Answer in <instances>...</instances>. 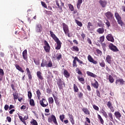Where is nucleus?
<instances>
[{"instance_id": "obj_1", "label": "nucleus", "mask_w": 125, "mask_h": 125, "mask_svg": "<svg viewBox=\"0 0 125 125\" xmlns=\"http://www.w3.org/2000/svg\"><path fill=\"white\" fill-rule=\"evenodd\" d=\"M50 34L51 35V37L57 43V46L55 47V49H56L57 50H59V49L61 48V44H62V43L61 42H60L59 39H58V38L56 37V35H55V34L53 33V32L50 31Z\"/></svg>"}, {"instance_id": "obj_2", "label": "nucleus", "mask_w": 125, "mask_h": 125, "mask_svg": "<svg viewBox=\"0 0 125 125\" xmlns=\"http://www.w3.org/2000/svg\"><path fill=\"white\" fill-rule=\"evenodd\" d=\"M114 16L117 21V22L121 27H123V26H125V22L123 21V20H122V17L120 16V14L118 12H115L114 14Z\"/></svg>"}, {"instance_id": "obj_3", "label": "nucleus", "mask_w": 125, "mask_h": 125, "mask_svg": "<svg viewBox=\"0 0 125 125\" xmlns=\"http://www.w3.org/2000/svg\"><path fill=\"white\" fill-rule=\"evenodd\" d=\"M72 58L74 59L72 63L73 67H78V64H77V61L78 62L79 64L84 65L83 62V61H81V60H80L78 57L72 56Z\"/></svg>"}, {"instance_id": "obj_4", "label": "nucleus", "mask_w": 125, "mask_h": 125, "mask_svg": "<svg viewBox=\"0 0 125 125\" xmlns=\"http://www.w3.org/2000/svg\"><path fill=\"white\" fill-rule=\"evenodd\" d=\"M48 123H52V122L56 125H58V123L57 122V120L56 119V117L55 115L52 114L48 118Z\"/></svg>"}, {"instance_id": "obj_5", "label": "nucleus", "mask_w": 125, "mask_h": 125, "mask_svg": "<svg viewBox=\"0 0 125 125\" xmlns=\"http://www.w3.org/2000/svg\"><path fill=\"white\" fill-rule=\"evenodd\" d=\"M57 85L59 88V89H63V85L65 86L66 85V83H65V82L64 81H62V80L60 78H59L57 80Z\"/></svg>"}, {"instance_id": "obj_6", "label": "nucleus", "mask_w": 125, "mask_h": 125, "mask_svg": "<svg viewBox=\"0 0 125 125\" xmlns=\"http://www.w3.org/2000/svg\"><path fill=\"white\" fill-rule=\"evenodd\" d=\"M44 44L43 48L45 52L47 53H49L50 52V45L48 43V42L46 41V40L44 41Z\"/></svg>"}, {"instance_id": "obj_7", "label": "nucleus", "mask_w": 125, "mask_h": 125, "mask_svg": "<svg viewBox=\"0 0 125 125\" xmlns=\"http://www.w3.org/2000/svg\"><path fill=\"white\" fill-rule=\"evenodd\" d=\"M62 29L65 35H67L68 38H70V33H69V26L65 23H62Z\"/></svg>"}, {"instance_id": "obj_8", "label": "nucleus", "mask_w": 125, "mask_h": 125, "mask_svg": "<svg viewBox=\"0 0 125 125\" xmlns=\"http://www.w3.org/2000/svg\"><path fill=\"white\" fill-rule=\"evenodd\" d=\"M40 104L42 106L45 108L47 106H48V103L47 101L44 98H42L41 100L40 101Z\"/></svg>"}, {"instance_id": "obj_9", "label": "nucleus", "mask_w": 125, "mask_h": 125, "mask_svg": "<svg viewBox=\"0 0 125 125\" xmlns=\"http://www.w3.org/2000/svg\"><path fill=\"white\" fill-rule=\"evenodd\" d=\"M35 31L36 33H42V25L41 23H37L36 25Z\"/></svg>"}, {"instance_id": "obj_10", "label": "nucleus", "mask_w": 125, "mask_h": 125, "mask_svg": "<svg viewBox=\"0 0 125 125\" xmlns=\"http://www.w3.org/2000/svg\"><path fill=\"white\" fill-rule=\"evenodd\" d=\"M108 47L110 50L113 51V52H117L119 51V49L114 45V44L111 43L109 44Z\"/></svg>"}, {"instance_id": "obj_11", "label": "nucleus", "mask_w": 125, "mask_h": 125, "mask_svg": "<svg viewBox=\"0 0 125 125\" xmlns=\"http://www.w3.org/2000/svg\"><path fill=\"white\" fill-rule=\"evenodd\" d=\"M105 16L109 20H111L114 18V14L110 11H108L105 13Z\"/></svg>"}, {"instance_id": "obj_12", "label": "nucleus", "mask_w": 125, "mask_h": 125, "mask_svg": "<svg viewBox=\"0 0 125 125\" xmlns=\"http://www.w3.org/2000/svg\"><path fill=\"white\" fill-rule=\"evenodd\" d=\"M106 39L108 41V42H115V39H114V36L111 34H108L106 36Z\"/></svg>"}, {"instance_id": "obj_13", "label": "nucleus", "mask_w": 125, "mask_h": 125, "mask_svg": "<svg viewBox=\"0 0 125 125\" xmlns=\"http://www.w3.org/2000/svg\"><path fill=\"white\" fill-rule=\"evenodd\" d=\"M106 105L107 106L108 108L110 109V111L112 113H114V112H115V108H114V106H113V105L112 104V103L111 102H108Z\"/></svg>"}, {"instance_id": "obj_14", "label": "nucleus", "mask_w": 125, "mask_h": 125, "mask_svg": "<svg viewBox=\"0 0 125 125\" xmlns=\"http://www.w3.org/2000/svg\"><path fill=\"white\" fill-rule=\"evenodd\" d=\"M87 59L89 62L93 63V64H96L98 63L97 61H95L94 59H93V58H92L90 55H88Z\"/></svg>"}, {"instance_id": "obj_15", "label": "nucleus", "mask_w": 125, "mask_h": 125, "mask_svg": "<svg viewBox=\"0 0 125 125\" xmlns=\"http://www.w3.org/2000/svg\"><path fill=\"white\" fill-rule=\"evenodd\" d=\"M37 76L38 77V80L39 81H43V76H42V73L41 71H37Z\"/></svg>"}, {"instance_id": "obj_16", "label": "nucleus", "mask_w": 125, "mask_h": 125, "mask_svg": "<svg viewBox=\"0 0 125 125\" xmlns=\"http://www.w3.org/2000/svg\"><path fill=\"white\" fill-rule=\"evenodd\" d=\"M26 71L27 72V76L28 77L29 80L32 81L33 77H32V74L31 73V71H30V69H29V68L27 67L26 68Z\"/></svg>"}, {"instance_id": "obj_17", "label": "nucleus", "mask_w": 125, "mask_h": 125, "mask_svg": "<svg viewBox=\"0 0 125 125\" xmlns=\"http://www.w3.org/2000/svg\"><path fill=\"white\" fill-rule=\"evenodd\" d=\"M22 57L25 61H28V54L27 53V49H25L22 52Z\"/></svg>"}, {"instance_id": "obj_18", "label": "nucleus", "mask_w": 125, "mask_h": 125, "mask_svg": "<svg viewBox=\"0 0 125 125\" xmlns=\"http://www.w3.org/2000/svg\"><path fill=\"white\" fill-rule=\"evenodd\" d=\"M95 83H91V84L92 86L94 87V88H96V89H98V87H99V83H98V82L96 81V80H94Z\"/></svg>"}, {"instance_id": "obj_19", "label": "nucleus", "mask_w": 125, "mask_h": 125, "mask_svg": "<svg viewBox=\"0 0 125 125\" xmlns=\"http://www.w3.org/2000/svg\"><path fill=\"white\" fill-rule=\"evenodd\" d=\"M125 82L123 79H118L115 81L116 84H118V83H120V84H122V85L125 84Z\"/></svg>"}, {"instance_id": "obj_20", "label": "nucleus", "mask_w": 125, "mask_h": 125, "mask_svg": "<svg viewBox=\"0 0 125 125\" xmlns=\"http://www.w3.org/2000/svg\"><path fill=\"white\" fill-rule=\"evenodd\" d=\"M99 3H100L101 6L103 8L106 7V6L107 5V1L105 0H100L99 1Z\"/></svg>"}, {"instance_id": "obj_21", "label": "nucleus", "mask_w": 125, "mask_h": 125, "mask_svg": "<svg viewBox=\"0 0 125 125\" xmlns=\"http://www.w3.org/2000/svg\"><path fill=\"white\" fill-rule=\"evenodd\" d=\"M68 116L69 118L70 121L72 125H75V120L74 119V116H73V115L68 113Z\"/></svg>"}, {"instance_id": "obj_22", "label": "nucleus", "mask_w": 125, "mask_h": 125, "mask_svg": "<svg viewBox=\"0 0 125 125\" xmlns=\"http://www.w3.org/2000/svg\"><path fill=\"white\" fill-rule=\"evenodd\" d=\"M114 116L118 120L121 119V117H122V114H121V113L119 111H115L114 113Z\"/></svg>"}, {"instance_id": "obj_23", "label": "nucleus", "mask_w": 125, "mask_h": 125, "mask_svg": "<svg viewBox=\"0 0 125 125\" xmlns=\"http://www.w3.org/2000/svg\"><path fill=\"white\" fill-rule=\"evenodd\" d=\"M106 61L108 64H112V57L110 55H107L106 57Z\"/></svg>"}, {"instance_id": "obj_24", "label": "nucleus", "mask_w": 125, "mask_h": 125, "mask_svg": "<svg viewBox=\"0 0 125 125\" xmlns=\"http://www.w3.org/2000/svg\"><path fill=\"white\" fill-rule=\"evenodd\" d=\"M82 111L83 112L85 115H90V111H89V110H88V109H87L86 107L83 108L82 109Z\"/></svg>"}, {"instance_id": "obj_25", "label": "nucleus", "mask_w": 125, "mask_h": 125, "mask_svg": "<svg viewBox=\"0 0 125 125\" xmlns=\"http://www.w3.org/2000/svg\"><path fill=\"white\" fill-rule=\"evenodd\" d=\"M86 74L87 76H89V77H91L92 78H97V75L94 74L92 72H90V71H87Z\"/></svg>"}, {"instance_id": "obj_26", "label": "nucleus", "mask_w": 125, "mask_h": 125, "mask_svg": "<svg viewBox=\"0 0 125 125\" xmlns=\"http://www.w3.org/2000/svg\"><path fill=\"white\" fill-rule=\"evenodd\" d=\"M77 79L78 81L82 83V84H84L85 82L84 81V78L83 77H81V76H77Z\"/></svg>"}, {"instance_id": "obj_27", "label": "nucleus", "mask_w": 125, "mask_h": 125, "mask_svg": "<svg viewBox=\"0 0 125 125\" xmlns=\"http://www.w3.org/2000/svg\"><path fill=\"white\" fill-rule=\"evenodd\" d=\"M53 97L55 100V102L56 104V105H59V104H60V102H59V100L58 99V98L56 96H55V95H54V94H53Z\"/></svg>"}, {"instance_id": "obj_28", "label": "nucleus", "mask_w": 125, "mask_h": 125, "mask_svg": "<svg viewBox=\"0 0 125 125\" xmlns=\"http://www.w3.org/2000/svg\"><path fill=\"white\" fill-rule=\"evenodd\" d=\"M97 33L99 34H104V33L105 32V30L103 27L99 28L97 30Z\"/></svg>"}, {"instance_id": "obj_29", "label": "nucleus", "mask_w": 125, "mask_h": 125, "mask_svg": "<svg viewBox=\"0 0 125 125\" xmlns=\"http://www.w3.org/2000/svg\"><path fill=\"white\" fill-rule=\"evenodd\" d=\"M70 49L72 51H76V52H79L80 49H79V47L77 46H73L72 47L70 48Z\"/></svg>"}, {"instance_id": "obj_30", "label": "nucleus", "mask_w": 125, "mask_h": 125, "mask_svg": "<svg viewBox=\"0 0 125 125\" xmlns=\"http://www.w3.org/2000/svg\"><path fill=\"white\" fill-rule=\"evenodd\" d=\"M83 3V0H78L77 3V7L78 9H80L81 8V5Z\"/></svg>"}, {"instance_id": "obj_31", "label": "nucleus", "mask_w": 125, "mask_h": 125, "mask_svg": "<svg viewBox=\"0 0 125 125\" xmlns=\"http://www.w3.org/2000/svg\"><path fill=\"white\" fill-rule=\"evenodd\" d=\"M15 67L17 70H18L19 71H20V72H21V73H24V70H23V69H22V67L19 66V65L16 64Z\"/></svg>"}, {"instance_id": "obj_32", "label": "nucleus", "mask_w": 125, "mask_h": 125, "mask_svg": "<svg viewBox=\"0 0 125 125\" xmlns=\"http://www.w3.org/2000/svg\"><path fill=\"white\" fill-rule=\"evenodd\" d=\"M63 75L65 78H69L70 77V73L68 72L67 70L64 69Z\"/></svg>"}, {"instance_id": "obj_33", "label": "nucleus", "mask_w": 125, "mask_h": 125, "mask_svg": "<svg viewBox=\"0 0 125 125\" xmlns=\"http://www.w3.org/2000/svg\"><path fill=\"white\" fill-rule=\"evenodd\" d=\"M29 104L30 106H32V107H35V105L36 104H35V101L33 99H29Z\"/></svg>"}, {"instance_id": "obj_34", "label": "nucleus", "mask_w": 125, "mask_h": 125, "mask_svg": "<svg viewBox=\"0 0 125 125\" xmlns=\"http://www.w3.org/2000/svg\"><path fill=\"white\" fill-rule=\"evenodd\" d=\"M47 66V62L46 61H42L41 63V67H46Z\"/></svg>"}, {"instance_id": "obj_35", "label": "nucleus", "mask_w": 125, "mask_h": 125, "mask_svg": "<svg viewBox=\"0 0 125 125\" xmlns=\"http://www.w3.org/2000/svg\"><path fill=\"white\" fill-rule=\"evenodd\" d=\"M4 75V72L3 71V69L0 68V81L2 80V76Z\"/></svg>"}, {"instance_id": "obj_36", "label": "nucleus", "mask_w": 125, "mask_h": 125, "mask_svg": "<svg viewBox=\"0 0 125 125\" xmlns=\"http://www.w3.org/2000/svg\"><path fill=\"white\" fill-rule=\"evenodd\" d=\"M37 96L39 100H40L41 98V96L42 95V93H41V91L39 89H38L36 91Z\"/></svg>"}, {"instance_id": "obj_37", "label": "nucleus", "mask_w": 125, "mask_h": 125, "mask_svg": "<svg viewBox=\"0 0 125 125\" xmlns=\"http://www.w3.org/2000/svg\"><path fill=\"white\" fill-rule=\"evenodd\" d=\"M98 119L101 122L102 125H104V120H103V119L99 114H98Z\"/></svg>"}, {"instance_id": "obj_38", "label": "nucleus", "mask_w": 125, "mask_h": 125, "mask_svg": "<svg viewBox=\"0 0 125 125\" xmlns=\"http://www.w3.org/2000/svg\"><path fill=\"white\" fill-rule=\"evenodd\" d=\"M108 80L111 83H113L114 82H115V79H114V77L111 75H109L108 76Z\"/></svg>"}, {"instance_id": "obj_39", "label": "nucleus", "mask_w": 125, "mask_h": 125, "mask_svg": "<svg viewBox=\"0 0 125 125\" xmlns=\"http://www.w3.org/2000/svg\"><path fill=\"white\" fill-rule=\"evenodd\" d=\"M52 66V61L50 60L48 62V63L47 62V68H51Z\"/></svg>"}, {"instance_id": "obj_40", "label": "nucleus", "mask_w": 125, "mask_h": 125, "mask_svg": "<svg viewBox=\"0 0 125 125\" xmlns=\"http://www.w3.org/2000/svg\"><path fill=\"white\" fill-rule=\"evenodd\" d=\"M99 64H100V66H101V67H105V63L104 60L101 61V62H99Z\"/></svg>"}, {"instance_id": "obj_41", "label": "nucleus", "mask_w": 125, "mask_h": 125, "mask_svg": "<svg viewBox=\"0 0 125 125\" xmlns=\"http://www.w3.org/2000/svg\"><path fill=\"white\" fill-rule=\"evenodd\" d=\"M13 97H14V100H15V101L16 100L18 99V93L16 92L13 94Z\"/></svg>"}, {"instance_id": "obj_42", "label": "nucleus", "mask_w": 125, "mask_h": 125, "mask_svg": "<svg viewBox=\"0 0 125 125\" xmlns=\"http://www.w3.org/2000/svg\"><path fill=\"white\" fill-rule=\"evenodd\" d=\"M48 101L49 104H53V103H54V100H53V98L52 97L48 98Z\"/></svg>"}, {"instance_id": "obj_43", "label": "nucleus", "mask_w": 125, "mask_h": 125, "mask_svg": "<svg viewBox=\"0 0 125 125\" xmlns=\"http://www.w3.org/2000/svg\"><path fill=\"white\" fill-rule=\"evenodd\" d=\"M30 124L31 125H38V122L36 120L32 119L31 122Z\"/></svg>"}, {"instance_id": "obj_44", "label": "nucleus", "mask_w": 125, "mask_h": 125, "mask_svg": "<svg viewBox=\"0 0 125 125\" xmlns=\"http://www.w3.org/2000/svg\"><path fill=\"white\" fill-rule=\"evenodd\" d=\"M61 58H62V54H61V53H58L57 54V56H56V59L57 60H60V59H61Z\"/></svg>"}, {"instance_id": "obj_45", "label": "nucleus", "mask_w": 125, "mask_h": 125, "mask_svg": "<svg viewBox=\"0 0 125 125\" xmlns=\"http://www.w3.org/2000/svg\"><path fill=\"white\" fill-rule=\"evenodd\" d=\"M73 88L74 89V92H79V88L78 87V86H77L76 84H74Z\"/></svg>"}, {"instance_id": "obj_46", "label": "nucleus", "mask_w": 125, "mask_h": 125, "mask_svg": "<svg viewBox=\"0 0 125 125\" xmlns=\"http://www.w3.org/2000/svg\"><path fill=\"white\" fill-rule=\"evenodd\" d=\"M108 118L111 122H113L114 121V118H113V114L112 113H108Z\"/></svg>"}, {"instance_id": "obj_47", "label": "nucleus", "mask_w": 125, "mask_h": 125, "mask_svg": "<svg viewBox=\"0 0 125 125\" xmlns=\"http://www.w3.org/2000/svg\"><path fill=\"white\" fill-rule=\"evenodd\" d=\"M75 22L79 27H83V23L82 22L78 21V20H75Z\"/></svg>"}, {"instance_id": "obj_48", "label": "nucleus", "mask_w": 125, "mask_h": 125, "mask_svg": "<svg viewBox=\"0 0 125 125\" xmlns=\"http://www.w3.org/2000/svg\"><path fill=\"white\" fill-rule=\"evenodd\" d=\"M102 114H103V116L105 117L106 119L108 118V115L107 114V112H106V111H105L104 110H102Z\"/></svg>"}, {"instance_id": "obj_49", "label": "nucleus", "mask_w": 125, "mask_h": 125, "mask_svg": "<svg viewBox=\"0 0 125 125\" xmlns=\"http://www.w3.org/2000/svg\"><path fill=\"white\" fill-rule=\"evenodd\" d=\"M98 26H99V27H102V28H103V27H104V23H103V22H102V21H100L99 22H98Z\"/></svg>"}, {"instance_id": "obj_50", "label": "nucleus", "mask_w": 125, "mask_h": 125, "mask_svg": "<svg viewBox=\"0 0 125 125\" xmlns=\"http://www.w3.org/2000/svg\"><path fill=\"white\" fill-rule=\"evenodd\" d=\"M64 119H65V115L62 114L60 115V119L61 120V122H62V123L64 122Z\"/></svg>"}, {"instance_id": "obj_51", "label": "nucleus", "mask_w": 125, "mask_h": 125, "mask_svg": "<svg viewBox=\"0 0 125 125\" xmlns=\"http://www.w3.org/2000/svg\"><path fill=\"white\" fill-rule=\"evenodd\" d=\"M19 119L21 121V122H22V123H23V124H24V125H26V121H25V120H24V119H23V117L21 116H19Z\"/></svg>"}, {"instance_id": "obj_52", "label": "nucleus", "mask_w": 125, "mask_h": 125, "mask_svg": "<svg viewBox=\"0 0 125 125\" xmlns=\"http://www.w3.org/2000/svg\"><path fill=\"white\" fill-rule=\"evenodd\" d=\"M76 71V73H77L78 75H81V76H83V72H81V71L80 70V69H79V68H77Z\"/></svg>"}, {"instance_id": "obj_53", "label": "nucleus", "mask_w": 125, "mask_h": 125, "mask_svg": "<svg viewBox=\"0 0 125 125\" xmlns=\"http://www.w3.org/2000/svg\"><path fill=\"white\" fill-rule=\"evenodd\" d=\"M90 27H92V23H91V22H88V25L87 26V28L89 30V31L91 30V28H90Z\"/></svg>"}, {"instance_id": "obj_54", "label": "nucleus", "mask_w": 125, "mask_h": 125, "mask_svg": "<svg viewBox=\"0 0 125 125\" xmlns=\"http://www.w3.org/2000/svg\"><path fill=\"white\" fill-rule=\"evenodd\" d=\"M104 41H105V36L103 35L100 38V42L101 43H102Z\"/></svg>"}, {"instance_id": "obj_55", "label": "nucleus", "mask_w": 125, "mask_h": 125, "mask_svg": "<svg viewBox=\"0 0 125 125\" xmlns=\"http://www.w3.org/2000/svg\"><path fill=\"white\" fill-rule=\"evenodd\" d=\"M68 6L69 7V9L71 11H74V6L71 4H68Z\"/></svg>"}, {"instance_id": "obj_56", "label": "nucleus", "mask_w": 125, "mask_h": 125, "mask_svg": "<svg viewBox=\"0 0 125 125\" xmlns=\"http://www.w3.org/2000/svg\"><path fill=\"white\" fill-rule=\"evenodd\" d=\"M33 96V95L32 94V92L28 91V97L29 99H32V97Z\"/></svg>"}, {"instance_id": "obj_57", "label": "nucleus", "mask_w": 125, "mask_h": 125, "mask_svg": "<svg viewBox=\"0 0 125 125\" xmlns=\"http://www.w3.org/2000/svg\"><path fill=\"white\" fill-rule=\"evenodd\" d=\"M78 95L79 98H80V99H81V98H83V94L81 92L78 93Z\"/></svg>"}, {"instance_id": "obj_58", "label": "nucleus", "mask_w": 125, "mask_h": 125, "mask_svg": "<svg viewBox=\"0 0 125 125\" xmlns=\"http://www.w3.org/2000/svg\"><path fill=\"white\" fill-rule=\"evenodd\" d=\"M41 4L42 6H43V7H44L45 8H47V5H46V4L45 3V2L42 1H41Z\"/></svg>"}, {"instance_id": "obj_59", "label": "nucleus", "mask_w": 125, "mask_h": 125, "mask_svg": "<svg viewBox=\"0 0 125 125\" xmlns=\"http://www.w3.org/2000/svg\"><path fill=\"white\" fill-rule=\"evenodd\" d=\"M113 27L116 28V29H119V28H120V26H119V25H118V23H117V22L113 23Z\"/></svg>"}, {"instance_id": "obj_60", "label": "nucleus", "mask_w": 125, "mask_h": 125, "mask_svg": "<svg viewBox=\"0 0 125 125\" xmlns=\"http://www.w3.org/2000/svg\"><path fill=\"white\" fill-rule=\"evenodd\" d=\"M33 61H34L35 64L37 65H38L40 64V60H37L34 59Z\"/></svg>"}, {"instance_id": "obj_61", "label": "nucleus", "mask_w": 125, "mask_h": 125, "mask_svg": "<svg viewBox=\"0 0 125 125\" xmlns=\"http://www.w3.org/2000/svg\"><path fill=\"white\" fill-rule=\"evenodd\" d=\"M106 22H105V25H106L107 27L109 28V27H110V26H111V24L110 23V21H108V20H106Z\"/></svg>"}, {"instance_id": "obj_62", "label": "nucleus", "mask_w": 125, "mask_h": 125, "mask_svg": "<svg viewBox=\"0 0 125 125\" xmlns=\"http://www.w3.org/2000/svg\"><path fill=\"white\" fill-rule=\"evenodd\" d=\"M45 12L47 15H52V12L50 11L45 10Z\"/></svg>"}, {"instance_id": "obj_63", "label": "nucleus", "mask_w": 125, "mask_h": 125, "mask_svg": "<svg viewBox=\"0 0 125 125\" xmlns=\"http://www.w3.org/2000/svg\"><path fill=\"white\" fill-rule=\"evenodd\" d=\"M93 107L96 111H99V107H98V106H97L95 104L93 105Z\"/></svg>"}, {"instance_id": "obj_64", "label": "nucleus", "mask_w": 125, "mask_h": 125, "mask_svg": "<svg viewBox=\"0 0 125 125\" xmlns=\"http://www.w3.org/2000/svg\"><path fill=\"white\" fill-rule=\"evenodd\" d=\"M87 42L89 43V44H90L91 45H92V42L91 41V40H90V39H89V38L87 39Z\"/></svg>"}]
</instances>
